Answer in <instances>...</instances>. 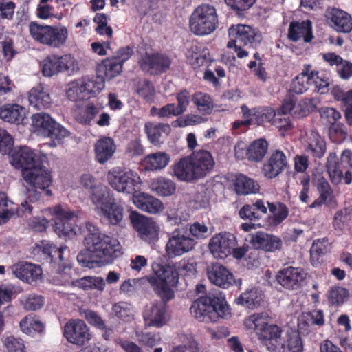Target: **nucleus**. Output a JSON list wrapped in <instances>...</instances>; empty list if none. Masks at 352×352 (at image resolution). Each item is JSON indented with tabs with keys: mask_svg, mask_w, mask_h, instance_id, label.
Listing matches in <instances>:
<instances>
[{
	"mask_svg": "<svg viewBox=\"0 0 352 352\" xmlns=\"http://www.w3.org/2000/svg\"><path fill=\"white\" fill-rule=\"evenodd\" d=\"M87 228L89 233L84 239V244L96 258L109 263L122 254V247L116 239L101 232L91 223H87Z\"/></svg>",
	"mask_w": 352,
	"mask_h": 352,
	"instance_id": "1",
	"label": "nucleus"
},
{
	"mask_svg": "<svg viewBox=\"0 0 352 352\" xmlns=\"http://www.w3.org/2000/svg\"><path fill=\"white\" fill-rule=\"evenodd\" d=\"M152 269L154 274L146 276V280L158 296L165 300H171L175 297L172 287H176L179 281V274L175 263L155 262Z\"/></svg>",
	"mask_w": 352,
	"mask_h": 352,
	"instance_id": "2",
	"label": "nucleus"
},
{
	"mask_svg": "<svg viewBox=\"0 0 352 352\" xmlns=\"http://www.w3.org/2000/svg\"><path fill=\"white\" fill-rule=\"evenodd\" d=\"M245 325L248 329L255 331L261 343L270 352H283V329L277 324L267 323L263 314L250 316L245 320Z\"/></svg>",
	"mask_w": 352,
	"mask_h": 352,
	"instance_id": "3",
	"label": "nucleus"
},
{
	"mask_svg": "<svg viewBox=\"0 0 352 352\" xmlns=\"http://www.w3.org/2000/svg\"><path fill=\"white\" fill-rule=\"evenodd\" d=\"M190 311L199 322H210L223 318L228 313V307L221 293H209L195 300Z\"/></svg>",
	"mask_w": 352,
	"mask_h": 352,
	"instance_id": "4",
	"label": "nucleus"
},
{
	"mask_svg": "<svg viewBox=\"0 0 352 352\" xmlns=\"http://www.w3.org/2000/svg\"><path fill=\"white\" fill-rule=\"evenodd\" d=\"M232 39L228 42L227 47L233 49L239 58H243L249 55L244 47H255L262 41L261 33L255 28L243 24L232 25L228 30Z\"/></svg>",
	"mask_w": 352,
	"mask_h": 352,
	"instance_id": "5",
	"label": "nucleus"
},
{
	"mask_svg": "<svg viewBox=\"0 0 352 352\" xmlns=\"http://www.w3.org/2000/svg\"><path fill=\"white\" fill-rule=\"evenodd\" d=\"M217 9L209 3L198 6L189 19V28L196 36H203L213 33L218 28Z\"/></svg>",
	"mask_w": 352,
	"mask_h": 352,
	"instance_id": "6",
	"label": "nucleus"
},
{
	"mask_svg": "<svg viewBox=\"0 0 352 352\" xmlns=\"http://www.w3.org/2000/svg\"><path fill=\"white\" fill-rule=\"evenodd\" d=\"M47 164L48 162L36 164L30 170L23 173V177L25 182L32 188L31 190L28 189L27 192L30 202H35L40 199L41 193L37 192L38 190L43 191L47 196L52 195L48 188L52 183V178L51 172L45 166Z\"/></svg>",
	"mask_w": 352,
	"mask_h": 352,
	"instance_id": "7",
	"label": "nucleus"
},
{
	"mask_svg": "<svg viewBox=\"0 0 352 352\" xmlns=\"http://www.w3.org/2000/svg\"><path fill=\"white\" fill-rule=\"evenodd\" d=\"M30 35L37 43L52 47H60L66 43L68 31L67 28L52 26L31 21L28 25Z\"/></svg>",
	"mask_w": 352,
	"mask_h": 352,
	"instance_id": "8",
	"label": "nucleus"
},
{
	"mask_svg": "<svg viewBox=\"0 0 352 352\" xmlns=\"http://www.w3.org/2000/svg\"><path fill=\"white\" fill-rule=\"evenodd\" d=\"M327 169L331 182L335 184L342 180L346 184L352 182V151L345 149L338 158L335 152H330L327 157Z\"/></svg>",
	"mask_w": 352,
	"mask_h": 352,
	"instance_id": "9",
	"label": "nucleus"
},
{
	"mask_svg": "<svg viewBox=\"0 0 352 352\" xmlns=\"http://www.w3.org/2000/svg\"><path fill=\"white\" fill-rule=\"evenodd\" d=\"M138 64L140 69L149 75L158 76L166 72L172 60L170 57L162 52L149 53L147 51L138 52Z\"/></svg>",
	"mask_w": 352,
	"mask_h": 352,
	"instance_id": "10",
	"label": "nucleus"
},
{
	"mask_svg": "<svg viewBox=\"0 0 352 352\" xmlns=\"http://www.w3.org/2000/svg\"><path fill=\"white\" fill-rule=\"evenodd\" d=\"M48 157L40 151H35L28 146H20L15 148L11 155V164L16 169L23 173L29 171L36 164L47 163Z\"/></svg>",
	"mask_w": 352,
	"mask_h": 352,
	"instance_id": "11",
	"label": "nucleus"
},
{
	"mask_svg": "<svg viewBox=\"0 0 352 352\" xmlns=\"http://www.w3.org/2000/svg\"><path fill=\"white\" fill-rule=\"evenodd\" d=\"M78 70L77 60L70 54L61 56L50 55L45 58L42 63V73L47 77H51L59 72L72 74Z\"/></svg>",
	"mask_w": 352,
	"mask_h": 352,
	"instance_id": "12",
	"label": "nucleus"
},
{
	"mask_svg": "<svg viewBox=\"0 0 352 352\" xmlns=\"http://www.w3.org/2000/svg\"><path fill=\"white\" fill-rule=\"evenodd\" d=\"M109 185L118 192L137 195L141 184L138 174L132 170L126 172H109L108 174Z\"/></svg>",
	"mask_w": 352,
	"mask_h": 352,
	"instance_id": "13",
	"label": "nucleus"
},
{
	"mask_svg": "<svg viewBox=\"0 0 352 352\" xmlns=\"http://www.w3.org/2000/svg\"><path fill=\"white\" fill-rule=\"evenodd\" d=\"M129 219L142 240L151 243L158 239L160 226L152 218L132 211L129 214Z\"/></svg>",
	"mask_w": 352,
	"mask_h": 352,
	"instance_id": "14",
	"label": "nucleus"
},
{
	"mask_svg": "<svg viewBox=\"0 0 352 352\" xmlns=\"http://www.w3.org/2000/svg\"><path fill=\"white\" fill-rule=\"evenodd\" d=\"M63 336L69 342L78 346L85 345L91 338L89 327L80 319L67 322L64 326Z\"/></svg>",
	"mask_w": 352,
	"mask_h": 352,
	"instance_id": "15",
	"label": "nucleus"
},
{
	"mask_svg": "<svg viewBox=\"0 0 352 352\" xmlns=\"http://www.w3.org/2000/svg\"><path fill=\"white\" fill-rule=\"evenodd\" d=\"M52 213L54 215V230L60 237L76 234L74 212L56 206L52 209Z\"/></svg>",
	"mask_w": 352,
	"mask_h": 352,
	"instance_id": "16",
	"label": "nucleus"
},
{
	"mask_svg": "<svg viewBox=\"0 0 352 352\" xmlns=\"http://www.w3.org/2000/svg\"><path fill=\"white\" fill-rule=\"evenodd\" d=\"M170 300H156L146 306L143 312L145 324L148 327H162L169 319L167 302Z\"/></svg>",
	"mask_w": 352,
	"mask_h": 352,
	"instance_id": "17",
	"label": "nucleus"
},
{
	"mask_svg": "<svg viewBox=\"0 0 352 352\" xmlns=\"http://www.w3.org/2000/svg\"><path fill=\"white\" fill-rule=\"evenodd\" d=\"M195 245L194 239L188 235L186 230L176 229L168 239L166 250L170 257H175L189 252Z\"/></svg>",
	"mask_w": 352,
	"mask_h": 352,
	"instance_id": "18",
	"label": "nucleus"
},
{
	"mask_svg": "<svg viewBox=\"0 0 352 352\" xmlns=\"http://www.w3.org/2000/svg\"><path fill=\"white\" fill-rule=\"evenodd\" d=\"M288 161L285 153L279 149L273 151L262 167V173L268 179L277 177L288 168Z\"/></svg>",
	"mask_w": 352,
	"mask_h": 352,
	"instance_id": "19",
	"label": "nucleus"
},
{
	"mask_svg": "<svg viewBox=\"0 0 352 352\" xmlns=\"http://www.w3.org/2000/svg\"><path fill=\"white\" fill-rule=\"evenodd\" d=\"M237 244L236 236L230 232H221L213 236L209 243L211 253L219 258L230 255L232 248Z\"/></svg>",
	"mask_w": 352,
	"mask_h": 352,
	"instance_id": "20",
	"label": "nucleus"
},
{
	"mask_svg": "<svg viewBox=\"0 0 352 352\" xmlns=\"http://www.w3.org/2000/svg\"><path fill=\"white\" fill-rule=\"evenodd\" d=\"M305 278L306 274L302 268L292 266L280 270L276 276L277 282L288 290L300 289Z\"/></svg>",
	"mask_w": 352,
	"mask_h": 352,
	"instance_id": "21",
	"label": "nucleus"
},
{
	"mask_svg": "<svg viewBox=\"0 0 352 352\" xmlns=\"http://www.w3.org/2000/svg\"><path fill=\"white\" fill-rule=\"evenodd\" d=\"M169 171L172 177L179 182L191 183L198 180L190 155L175 161L170 166Z\"/></svg>",
	"mask_w": 352,
	"mask_h": 352,
	"instance_id": "22",
	"label": "nucleus"
},
{
	"mask_svg": "<svg viewBox=\"0 0 352 352\" xmlns=\"http://www.w3.org/2000/svg\"><path fill=\"white\" fill-rule=\"evenodd\" d=\"M207 275L211 283L222 289H228L235 283L233 274L218 263L212 264L208 268Z\"/></svg>",
	"mask_w": 352,
	"mask_h": 352,
	"instance_id": "23",
	"label": "nucleus"
},
{
	"mask_svg": "<svg viewBox=\"0 0 352 352\" xmlns=\"http://www.w3.org/2000/svg\"><path fill=\"white\" fill-rule=\"evenodd\" d=\"M198 180L204 178L212 170L214 160L212 154L206 150H199L190 155Z\"/></svg>",
	"mask_w": 352,
	"mask_h": 352,
	"instance_id": "24",
	"label": "nucleus"
},
{
	"mask_svg": "<svg viewBox=\"0 0 352 352\" xmlns=\"http://www.w3.org/2000/svg\"><path fill=\"white\" fill-rule=\"evenodd\" d=\"M249 241L253 248L271 252L280 250L283 245L280 237L264 232L251 234Z\"/></svg>",
	"mask_w": 352,
	"mask_h": 352,
	"instance_id": "25",
	"label": "nucleus"
},
{
	"mask_svg": "<svg viewBox=\"0 0 352 352\" xmlns=\"http://www.w3.org/2000/svg\"><path fill=\"white\" fill-rule=\"evenodd\" d=\"M326 17L332 28L338 32L349 33L352 30V16L346 12L336 8H329Z\"/></svg>",
	"mask_w": 352,
	"mask_h": 352,
	"instance_id": "26",
	"label": "nucleus"
},
{
	"mask_svg": "<svg viewBox=\"0 0 352 352\" xmlns=\"http://www.w3.org/2000/svg\"><path fill=\"white\" fill-rule=\"evenodd\" d=\"M11 270L16 278L29 284L36 282L41 278L43 273L38 265L27 262L15 263Z\"/></svg>",
	"mask_w": 352,
	"mask_h": 352,
	"instance_id": "27",
	"label": "nucleus"
},
{
	"mask_svg": "<svg viewBox=\"0 0 352 352\" xmlns=\"http://www.w3.org/2000/svg\"><path fill=\"white\" fill-rule=\"evenodd\" d=\"M235 193L239 196L255 195L259 192L261 186L258 181L243 173H238L233 179Z\"/></svg>",
	"mask_w": 352,
	"mask_h": 352,
	"instance_id": "28",
	"label": "nucleus"
},
{
	"mask_svg": "<svg viewBox=\"0 0 352 352\" xmlns=\"http://www.w3.org/2000/svg\"><path fill=\"white\" fill-rule=\"evenodd\" d=\"M311 67L310 64L304 65L302 72L292 80L289 88L290 92L301 94L308 89L309 85H311L312 80L318 74V71L311 70Z\"/></svg>",
	"mask_w": 352,
	"mask_h": 352,
	"instance_id": "29",
	"label": "nucleus"
},
{
	"mask_svg": "<svg viewBox=\"0 0 352 352\" xmlns=\"http://www.w3.org/2000/svg\"><path fill=\"white\" fill-rule=\"evenodd\" d=\"M133 201L140 210L150 214L160 213L164 209V204L160 199L144 192L134 195Z\"/></svg>",
	"mask_w": 352,
	"mask_h": 352,
	"instance_id": "30",
	"label": "nucleus"
},
{
	"mask_svg": "<svg viewBox=\"0 0 352 352\" xmlns=\"http://www.w3.org/2000/svg\"><path fill=\"white\" fill-rule=\"evenodd\" d=\"M100 210L102 217L111 225L118 226L123 219L124 208L114 198H109Z\"/></svg>",
	"mask_w": 352,
	"mask_h": 352,
	"instance_id": "31",
	"label": "nucleus"
},
{
	"mask_svg": "<svg viewBox=\"0 0 352 352\" xmlns=\"http://www.w3.org/2000/svg\"><path fill=\"white\" fill-rule=\"evenodd\" d=\"M288 38L294 42L300 38H303L306 43L310 42L313 38L311 22L309 20L291 22L288 30Z\"/></svg>",
	"mask_w": 352,
	"mask_h": 352,
	"instance_id": "32",
	"label": "nucleus"
},
{
	"mask_svg": "<svg viewBox=\"0 0 352 352\" xmlns=\"http://www.w3.org/2000/svg\"><path fill=\"white\" fill-rule=\"evenodd\" d=\"M28 101L37 110L48 109L52 104L50 95L42 85L32 88L28 93Z\"/></svg>",
	"mask_w": 352,
	"mask_h": 352,
	"instance_id": "33",
	"label": "nucleus"
},
{
	"mask_svg": "<svg viewBox=\"0 0 352 352\" xmlns=\"http://www.w3.org/2000/svg\"><path fill=\"white\" fill-rule=\"evenodd\" d=\"M116 149L114 140L109 137L100 138L94 146L96 160L100 164H104L111 158Z\"/></svg>",
	"mask_w": 352,
	"mask_h": 352,
	"instance_id": "34",
	"label": "nucleus"
},
{
	"mask_svg": "<svg viewBox=\"0 0 352 352\" xmlns=\"http://www.w3.org/2000/svg\"><path fill=\"white\" fill-rule=\"evenodd\" d=\"M25 117V109L17 104H6L0 107V118L15 124H21Z\"/></svg>",
	"mask_w": 352,
	"mask_h": 352,
	"instance_id": "35",
	"label": "nucleus"
},
{
	"mask_svg": "<svg viewBox=\"0 0 352 352\" xmlns=\"http://www.w3.org/2000/svg\"><path fill=\"white\" fill-rule=\"evenodd\" d=\"M123 66L113 56L107 58L98 64L96 67V74L103 79L109 80L118 76L122 70Z\"/></svg>",
	"mask_w": 352,
	"mask_h": 352,
	"instance_id": "36",
	"label": "nucleus"
},
{
	"mask_svg": "<svg viewBox=\"0 0 352 352\" xmlns=\"http://www.w3.org/2000/svg\"><path fill=\"white\" fill-rule=\"evenodd\" d=\"M269 144L264 138H259L253 141L246 150V156L249 161L260 162L265 157Z\"/></svg>",
	"mask_w": 352,
	"mask_h": 352,
	"instance_id": "37",
	"label": "nucleus"
},
{
	"mask_svg": "<svg viewBox=\"0 0 352 352\" xmlns=\"http://www.w3.org/2000/svg\"><path fill=\"white\" fill-rule=\"evenodd\" d=\"M80 80L87 99L96 97L104 87V79L98 74L96 76H84Z\"/></svg>",
	"mask_w": 352,
	"mask_h": 352,
	"instance_id": "38",
	"label": "nucleus"
},
{
	"mask_svg": "<svg viewBox=\"0 0 352 352\" xmlns=\"http://www.w3.org/2000/svg\"><path fill=\"white\" fill-rule=\"evenodd\" d=\"M170 130V126L168 124L147 122L144 126V131L148 140L151 144L155 146L162 143V134L165 133L168 135Z\"/></svg>",
	"mask_w": 352,
	"mask_h": 352,
	"instance_id": "39",
	"label": "nucleus"
},
{
	"mask_svg": "<svg viewBox=\"0 0 352 352\" xmlns=\"http://www.w3.org/2000/svg\"><path fill=\"white\" fill-rule=\"evenodd\" d=\"M191 101L197 111L203 116L210 115L214 108L213 100L210 94L196 91L191 96Z\"/></svg>",
	"mask_w": 352,
	"mask_h": 352,
	"instance_id": "40",
	"label": "nucleus"
},
{
	"mask_svg": "<svg viewBox=\"0 0 352 352\" xmlns=\"http://www.w3.org/2000/svg\"><path fill=\"white\" fill-rule=\"evenodd\" d=\"M170 160V155L166 153L157 152L146 156L144 164L148 170H160L168 164Z\"/></svg>",
	"mask_w": 352,
	"mask_h": 352,
	"instance_id": "41",
	"label": "nucleus"
},
{
	"mask_svg": "<svg viewBox=\"0 0 352 352\" xmlns=\"http://www.w3.org/2000/svg\"><path fill=\"white\" fill-rule=\"evenodd\" d=\"M306 151L311 155L315 161L317 159L320 160L327 152L326 142L318 133H312L309 139Z\"/></svg>",
	"mask_w": 352,
	"mask_h": 352,
	"instance_id": "42",
	"label": "nucleus"
},
{
	"mask_svg": "<svg viewBox=\"0 0 352 352\" xmlns=\"http://www.w3.org/2000/svg\"><path fill=\"white\" fill-rule=\"evenodd\" d=\"M263 300L261 293L256 289H251L242 293L236 300L237 305L245 306L248 309H255L260 306Z\"/></svg>",
	"mask_w": 352,
	"mask_h": 352,
	"instance_id": "43",
	"label": "nucleus"
},
{
	"mask_svg": "<svg viewBox=\"0 0 352 352\" xmlns=\"http://www.w3.org/2000/svg\"><path fill=\"white\" fill-rule=\"evenodd\" d=\"M151 189L162 197H169L176 190V184L170 179L159 177L151 182Z\"/></svg>",
	"mask_w": 352,
	"mask_h": 352,
	"instance_id": "44",
	"label": "nucleus"
},
{
	"mask_svg": "<svg viewBox=\"0 0 352 352\" xmlns=\"http://www.w3.org/2000/svg\"><path fill=\"white\" fill-rule=\"evenodd\" d=\"M294 106L292 103H284L283 108L286 111L283 110L282 113L277 112L276 120H273V124L274 126L278 129L283 136L288 131L292 129V123L289 116L287 115V111L292 110Z\"/></svg>",
	"mask_w": 352,
	"mask_h": 352,
	"instance_id": "45",
	"label": "nucleus"
},
{
	"mask_svg": "<svg viewBox=\"0 0 352 352\" xmlns=\"http://www.w3.org/2000/svg\"><path fill=\"white\" fill-rule=\"evenodd\" d=\"M37 248L46 256V258L50 263L56 261V256H58L59 261H64L63 252L67 249L66 246L57 248L53 243L47 241H41L37 245Z\"/></svg>",
	"mask_w": 352,
	"mask_h": 352,
	"instance_id": "46",
	"label": "nucleus"
},
{
	"mask_svg": "<svg viewBox=\"0 0 352 352\" xmlns=\"http://www.w3.org/2000/svg\"><path fill=\"white\" fill-rule=\"evenodd\" d=\"M283 352H304L302 337L298 331H291L286 334V339L283 342Z\"/></svg>",
	"mask_w": 352,
	"mask_h": 352,
	"instance_id": "47",
	"label": "nucleus"
},
{
	"mask_svg": "<svg viewBox=\"0 0 352 352\" xmlns=\"http://www.w3.org/2000/svg\"><path fill=\"white\" fill-rule=\"evenodd\" d=\"M20 328L23 333L33 336L41 333L44 330V324L35 316L29 314L20 322Z\"/></svg>",
	"mask_w": 352,
	"mask_h": 352,
	"instance_id": "48",
	"label": "nucleus"
},
{
	"mask_svg": "<svg viewBox=\"0 0 352 352\" xmlns=\"http://www.w3.org/2000/svg\"><path fill=\"white\" fill-rule=\"evenodd\" d=\"M267 205L270 213L272 214V216L270 217L272 225H279L288 217L289 210L285 204L267 202Z\"/></svg>",
	"mask_w": 352,
	"mask_h": 352,
	"instance_id": "49",
	"label": "nucleus"
},
{
	"mask_svg": "<svg viewBox=\"0 0 352 352\" xmlns=\"http://www.w3.org/2000/svg\"><path fill=\"white\" fill-rule=\"evenodd\" d=\"M72 285L84 290L97 289L103 290L105 283L101 277L85 276L83 278L73 280Z\"/></svg>",
	"mask_w": 352,
	"mask_h": 352,
	"instance_id": "50",
	"label": "nucleus"
},
{
	"mask_svg": "<svg viewBox=\"0 0 352 352\" xmlns=\"http://www.w3.org/2000/svg\"><path fill=\"white\" fill-rule=\"evenodd\" d=\"M69 135V131L54 120V123H52L50 127V129L47 131L45 136L52 139L49 145L51 147H54L57 145L56 141H57L58 144H61L62 140Z\"/></svg>",
	"mask_w": 352,
	"mask_h": 352,
	"instance_id": "51",
	"label": "nucleus"
},
{
	"mask_svg": "<svg viewBox=\"0 0 352 352\" xmlns=\"http://www.w3.org/2000/svg\"><path fill=\"white\" fill-rule=\"evenodd\" d=\"M54 121V120L49 114L43 112L33 114L32 116V126L36 131L45 136Z\"/></svg>",
	"mask_w": 352,
	"mask_h": 352,
	"instance_id": "52",
	"label": "nucleus"
},
{
	"mask_svg": "<svg viewBox=\"0 0 352 352\" xmlns=\"http://www.w3.org/2000/svg\"><path fill=\"white\" fill-rule=\"evenodd\" d=\"M179 276L192 278L196 276L197 263L193 258H184L175 263Z\"/></svg>",
	"mask_w": 352,
	"mask_h": 352,
	"instance_id": "53",
	"label": "nucleus"
},
{
	"mask_svg": "<svg viewBox=\"0 0 352 352\" xmlns=\"http://www.w3.org/2000/svg\"><path fill=\"white\" fill-rule=\"evenodd\" d=\"M349 297V291L342 287H334L329 292L328 302L331 306L340 307Z\"/></svg>",
	"mask_w": 352,
	"mask_h": 352,
	"instance_id": "54",
	"label": "nucleus"
},
{
	"mask_svg": "<svg viewBox=\"0 0 352 352\" xmlns=\"http://www.w3.org/2000/svg\"><path fill=\"white\" fill-rule=\"evenodd\" d=\"M329 245L330 243L327 237L314 240L310 250L311 259L313 261L316 259V261H318L319 258L327 252Z\"/></svg>",
	"mask_w": 352,
	"mask_h": 352,
	"instance_id": "55",
	"label": "nucleus"
},
{
	"mask_svg": "<svg viewBox=\"0 0 352 352\" xmlns=\"http://www.w3.org/2000/svg\"><path fill=\"white\" fill-rule=\"evenodd\" d=\"M66 94L71 101L77 102L88 100L80 79L69 84Z\"/></svg>",
	"mask_w": 352,
	"mask_h": 352,
	"instance_id": "56",
	"label": "nucleus"
},
{
	"mask_svg": "<svg viewBox=\"0 0 352 352\" xmlns=\"http://www.w3.org/2000/svg\"><path fill=\"white\" fill-rule=\"evenodd\" d=\"M13 203L10 201L4 192H0V219L4 222L9 220L14 214V209L11 207Z\"/></svg>",
	"mask_w": 352,
	"mask_h": 352,
	"instance_id": "57",
	"label": "nucleus"
},
{
	"mask_svg": "<svg viewBox=\"0 0 352 352\" xmlns=\"http://www.w3.org/2000/svg\"><path fill=\"white\" fill-rule=\"evenodd\" d=\"M151 114L152 116H157L160 118H169L172 116H179V114L177 112L176 104L175 103H168L161 108L153 107L151 109Z\"/></svg>",
	"mask_w": 352,
	"mask_h": 352,
	"instance_id": "58",
	"label": "nucleus"
},
{
	"mask_svg": "<svg viewBox=\"0 0 352 352\" xmlns=\"http://www.w3.org/2000/svg\"><path fill=\"white\" fill-rule=\"evenodd\" d=\"M90 192V198L95 205H102L106 202L109 198H112L109 196L108 192L105 187L102 186H95L92 188Z\"/></svg>",
	"mask_w": 352,
	"mask_h": 352,
	"instance_id": "59",
	"label": "nucleus"
},
{
	"mask_svg": "<svg viewBox=\"0 0 352 352\" xmlns=\"http://www.w3.org/2000/svg\"><path fill=\"white\" fill-rule=\"evenodd\" d=\"M98 113L99 109L93 102H89L81 111L79 120L81 123L90 124Z\"/></svg>",
	"mask_w": 352,
	"mask_h": 352,
	"instance_id": "60",
	"label": "nucleus"
},
{
	"mask_svg": "<svg viewBox=\"0 0 352 352\" xmlns=\"http://www.w3.org/2000/svg\"><path fill=\"white\" fill-rule=\"evenodd\" d=\"M319 112L322 122L330 126L336 124V122L341 118L340 113L332 107H322Z\"/></svg>",
	"mask_w": 352,
	"mask_h": 352,
	"instance_id": "61",
	"label": "nucleus"
},
{
	"mask_svg": "<svg viewBox=\"0 0 352 352\" xmlns=\"http://www.w3.org/2000/svg\"><path fill=\"white\" fill-rule=\"evenodd\" d=\"M94 22L98 24L96 31L100 35L106 34L111 36L113 30L107 25V16L104 13H97L94 18Z\"/></svg>",
	"mask_w": 352,
	"mask_h": 352,
	"instance_id": "62",
	"label": "nucleus"
},
{
	"mask_svg": "<svg viewBox=\"0 0 352 352\" xmlns=\"http://www.w3.org/2000/svg\"><path fill=\"white\" fill-rule=\"evenodd\" d=\"M206 119L201 116L195 114H188L184 118H178L173 122L174 127H184L189 125H195L206 122Z\"/></svg>",
	"mask_w": 352,
	"mask_h": 352,
	"instance_id": "63",
	"label": "nucleus"
},
{
	"mask_svg": "<svg viewBox=\"0 0 352 352\" xmlns=\"http://www.w3.org/2000/svg\"><path fill=\"white\" fill-rule=\"evenodd\" d=\"M77 261L82 267L90 268L94 267V263L103 262L100 261L99 258H96V256H94V253L88 250L87 248L84 251L80 252L77 255Z\"/></svg>",
	"mask_w": 352,
	"mask_h": 352,
	"instance_id": "64",
	"label": "nucleus"
}]
</instances>
